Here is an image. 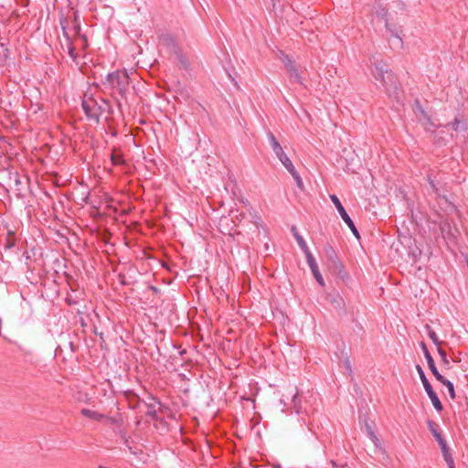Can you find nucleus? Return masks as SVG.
I'll return each mask as SVG.
<instances>
[{"instance_id": "f8f14e48", "label": "nucleus", "mask_w": 468, "mask_h": 468, "mask_svg": "<svg viewBox=\"0 0 468 468\" xmlns=\"http://www.w3.org/2000/svg\"><path fill=\"white\" fill-rule=\"evenodd\" d=\"M305 256H306V261H307V263L311 269V271H314V270H317L318 269V265L315 261V259L314 258V256L312 255V253L310 251L306 252L305 253Z\"/></svg>"}, {"instance_id": "f03ea898", "label": "nucleus", "mask_w": 468, "mask_h": 468, "mask_svg": "<svg viewBox=\"0 0 468 468\" xmlns=\"http://www.w3.org/2000/svg\"><path fill=\"white\" fill-rule=\"evenodd\" d=\"M269 140H270V144H271V149L274 152V154L277 156V158L283 165L285 169L291 174V176L294 179V181H295L296 185L298 186V187L303 189V182L302 180V177L299 175V173L296 171V169H295L292 162L291 161V159L285 154V152H284L283 148L282 147V145L279 144V142L277 141V139L275 138V136L272 133H269Z\"/></svg>"}, {"instance_id": "bb28decb", "label": "nucleus", "mask_w": 468, "mask_h": 468, "mask_svg": "<svg viewBox=\"0 0 468 468\" xmlns=\"http://www.w3.org/2000/svg\"><path fill=\"white\" fill-rule=\"evenodd\" d=\"M280 2L281 0H269V4L271 5L273 9L277 8V5Z\"/></svg>"}, {"instance_id": "473e14b6", "label": "nucleus", "mask_w": 468, "mask_h": 468, "mask_svg": "<svg viewBox=\"0 0 468 468\" xmlns=\"http://www.w3.org/2000/svg\"><path fill=\"white\" fill-rule=\"evenodd\" d=\"M392 34L401 41L399 32H394V33L392 32Z\"/></svg>"}, {"instance_id": "9d476101", "label": "nucleus", "mask_w": 468, "mask_h": 468, "mask_svg": "<svg viewBox=\"0 0 468 468\" xmlns=\"http://www.w3.org/2000/svg\"><path fill=\"white\" fill-rule=\"evenodd\" d=\"M425 328L428 332L429 337L431 339L433 344L436 345V346H441V342L439 340L436 333L431 329V327L429 324H427Z\"/></svg>"}, {"instance_id": "7c9ffc66", "label": "nucleus", "mask_w": 468, "mask_h": 468, "mask_svg": "<svg viewBox=\"0 0 468 468\" xmlns=\"http://www.w3.org/2000/svg\"><path fill=\"white\" fill-rule=\"evenodd\" d=\"M442 456H443V459H444V461H445V462H446L447 460H452V459H453V458H452V454H451V452H450V453L443 454Z\"/></svg>"}, {"instance_id": "2eb2a0df", "label": "nucleus", "mask_w": 468, "mask_h": 468, "mask_svg": "<svg viewBox=\"0 0 468 468\" xmlns=\"http://www.w3.org/2000/svg\"><path fill=\"white\" fill-rule=\"evenodd\" d=\"M7 48L5 47V44L0 42V64L5 61L7 58Z\"/></svg>"}, {"instance_id": "7ed1b4c3", "label": "nucleus", "mask_w": 468, "mask_h": 468, "mask_svg": "<svg viewBox=\"0 0 468 468\" xmlns=\"http://www.w3.org/2000/svg\"><path fill=\"white\" fill-rule=\"evenodd\" d=\"M128 75L124 71H116L108 75L111 85L122 92L128 85Z\"/></svg>"}, {"instance_id": "b1692460", "label": "nucleus", "mask_w": 468, "mask_h": 468, "mask_svg": "<svg viewBox=\"0 0 468 468\" xmlns=\"http://www.w3.org/2000/svg\"><path fill=\"white\" fill-rule=\"evenodd\" d=\"M434 377L436 378V379L438 381H440L442 385H444V383L448 380L446 379L442 375L440 374V372H436V374L434 375Z\"/></svg>"}, {"instance_id": "c756f323", "label": "nucleus", "mask_w": 468, "mask_h": 468, "mask_svg": "<svg viewBox=\"0 0 468 468\" xmlns=\"http://www.w3.org/2000/svg\"><path fill=\"white\" fill-rule=\"evenodd\" d=\"M441 362H442V364H443L445 367H450V360L448 359V357H447V356H446L444 359H441Z\"/></svg>"}, {"instance_id": "cd10ccee", "label": "nucleus", "mask_w": 468, "mask_h": 468, "mask_svg": "<svg viewBox=\"0 0 468 468\" xmlns=\"http://www.w3.org/2000/svg\"><path fill=\"white\" fill-rule=\"evenodd\" d=\"M445 463H446L448 468H455V464H454V460L453 459L447 460Z\"/></svg>"}, {"instance_id": "393cba45", "label": "nucleus", "mask_w": 468, "mask_h": 468, "mask_svg": "<svg viewBox=\"0 0 468 468\" xmlns=\"http://www.w3.org/2000/svg\"><path fill=\"white\" fill-rule=\"evenodd\" d=\"M437 351L441 356V359H444L447 356L446 352L441 347V346H437Z\"/></svg>"}, {"instance_id": "5701e85b", "label": "nucleus", "mask_w": 468, "mask_h": 468, "mask_svg": "<svg viewBox=\"0 0 468 468\" xmlns=\"http://www.w3.org/2000/svg\"><path fill=\"white\" fill-rule=\"evenodd\" d=\"M68 49H69V50H68V52H69V57H70L72 59H76L77 55H76V53H75V48H74V47L72 46V44H71V43H69V46H68Z\"/></svg>"}, {"instance_id": "20e7f679", "label": "nucleus", "mask_w": 468, "mask_h": 468, "mask_svg": "<svg viewBox=\"0 0 468 468\" xmlns=\"http://www.w3.org/2000/svg\"><path fill=\"white\" fill-rule=\"evenodd\" d=\"M82 108L89 119H98L100 114V108L97 102L92 98H90L87 95H85L82 101Z\"/></svg>"}, {"instance_id": "aec40b11", "label": "nucleus", "mask_w": 468, "mask_h": 468, "mask_svg": "<svg viewBox=\"0 0 468 468\" xmlns=\"http://www.w3.org/2000/svg\"><path fill=\"white\" fill-rule=\"evenodd\" d=\"M439 443V446L441 448V453L442 455L443 454H446V453H450V449L449 447L447 446V443L445 441L444 439H440V441H438Z\"/></svg>"}, {"instance_id": "4468645a", "label": "nucleus", "mask_w": 468, "mask_h": 468, "mask_svg": "<svg viewBox=\"0 0 468 468\" xmlns=\"http://www.w3.org/2000/svg\"><path fill=\"white\" fill-rule=\"evenodd\" d=\"M295 239L297 240L298 245L304 251V253L308 252L309 250H308L307 244H306L305 240L303 239V238L298 234H295Z\"/></svg>"}, {"instance_id": "6ab92c4d", "label": "nucleus", "mask_w": 468, "mask_h": 468, "mask_svg": "<svg viewBox=\"0 0 468 468\" xmlns=\"http://www.w3.org/2000/svg\"><path fill=\"white\" fill-rule=\"evenodd\" d=\"M446 387V388L448 389V392H449V395L451 397V399H455V392H454V387H453V384L447 380L444 385Z\"/></svg>"}, {"instance_id": "a211bd4d", "label": "nucleus", "mask_w": 468, "mask_h": 468, "mask_svg": "<svg viewBox=\"0 0 468 468\" xmlns=\"http://www.w3.org/2000/svg\"><path fill=\"white\" fill-rule=\"evenodd\" d=\"M112 162L114 165H120L124 163V160L121 154H112Z\"/></svg>"}, {"instance_id": "6e6552de", "label": "nucleus", "mask_w": 468, "mask_h": 468, "mask_svg": "<svg viewBox=\"0 0 468 468\" xmlns=\"http://www.w3.org/2000/svg\"><path fill=\"white\" fill-rule=\"evenodd\" d=\"M416 369H417V372H418V374L420 376V378L421 380V383H422V385L424 387L425 391L427 392L428 390L432 389L431 385L428 381L422 367L420 365H417Z\"/></svg>"}, {"instance_id": "c85d7f7f", "label": "nucleus", "mask_w": 468, "mask_h": 468, "mask_svg": "<svg viewBox=\"0 0 468 468\" xmlns=\"http://www.w3.org/2000/svg\"><path fill=\"white\" fill-rule=\"evenodd\" d=\"M430 185H431V187L432 188L433 192L435 195H439L438 194V189L434 184V182L432 180L430 179Z\"/></svg>"}, {"instance_id": "412c9836", "label": "nucleus", "mask_w": 468, "mask_h": 468, "mask_svg": "<svg viewBox=\"0 0 468 468\" xmlns=\"http://www.w3.org/2000/svg\"><path fill=\"white\" fill-rule=\"evenodd\" d=\"M312 272H313V275H314V277L315 278L316 282H317L320 285L324 286V279H323V277H322V274H321V273H320V271H319V269L314 270V271H313Z\"/></svg>"}, {"instance_id": "4be33fe9", "label": "nucleus", "mask_w": 468, "mask_h": 468, "mask_svg": "<svg viewBox=\"0 0 468 468\" xmlns=\"http://www.w3.org/2000/svg\"><path fill=\"white\" fill-rule=\"evenodd\" d=\"M346 224L349 227V229H351L352 233L356 237V238H359V234H358V231L353 222L352 219H350V221L348 222H346Z\"/></svg>"}, {"instance_id": "f3484780", "label": "nucleus", "mask_w": 468, "mask_h": 468, "mask_svg": "<svg viewBox=\"0 0 468 468\" xmlns=\"http://www.w3.org/2000/svg\"><path fill=\"white\" fill-rule=\"evenodd\" d=\"M287 69L290 72V76L292 79H293L295 81H299V74L297 73L296 69H294V67L292 66V63H290L289 65H287Z\"/></svg>"}, {"instance_id": "f257e3e1", "label": "nucleus", "mask_w": 468, "mask_h": 468, "mask_svg": "<svg viewBox=\"0 0 468 468\" xmlns=\"http://www.w3.org/2000/svg\"><path fill=\"white\" fill-rule=\"evenodd\" d=\"M371 74L387 93L390 94L397 89V78L384 61H376L371 69Z\"/></svg>"}, {"instance_id": "ddd939ff", "label": "nucleus", "mask_w": 468, "mask_h": 468, "mask_svg": "<svg viewBox=\"0 0 468 468\" xmlns=\"http://www.w3.org/2000/svg\"><path fill=\"white\" fill-rule=\"evenodd\" d=\"M452 129L454 131H464L466 129V125L464 122L455 119L452 123Z\"/></svg>"}, {"instance_id": "39448f33", "label": "nucleus", "mask_w": 468, "mask_h": 468, "mask_svg": "<svg viewBox=\"0 0 468 468\" xmlns=\"http://www.w3.org/2000/svg\"><path fill=\"white\" fill-rule=\"evenodd\" d=\"M330 199L335 206V208L337 209L338 213L340 214V216H341L342 219L345 221V223L350 221L351 218L348 216V214L346 213L343 205L341 204L339 198L335 195H331Z\"/></svg>"}, {"instance_id": "a878e982", "label": "nucleus", "mask_w": 468, "mask_h": 468, "mask_svg": "<svg viewBox=\"0 0 468 468\" xmlns=\"http://www.w3.org/2000/svg\"><path fill=\"white\" fill-rule=\"evenodd\" d=\"M420 346H421V349H422V351H423V354H424L425 358H427V356H428V355H431V354H430V352H429V350H428V348H427V346H426L425 343L421 342V343H420Z\"/></svg>"}, {"instance_id": "2f4dec72", "label": "nucleus", "mask_w": 468, "mask_h": 468, "mask_svg": "<svg viewBox=\"0 0 468 468\" xmlns=\"http://www.w3.org/2000/svg\"><path fill=\"white\" fill-rule=\"evenodd\" d=\"M424 119L427 121V122H430V119L424 116ZM427 130H431V127L428 125V123L424 122L422 123Z\"/></svg>"}, {"instance_id": "dca6fc26", "label": "nucleus", "mask_w": 468, "mask_h": 468, "mask_svg": "<svg viewBox=\"0 0 468 468\" xmlns=\"http://www.w3.org/2000/svg\"><path fill=\"white\" fill-rule=\"evenodd\" d=\"M426 360H427L429 368L431 369V371L432 372L433 375H435L436 372H439L437 367H436V366H435L434 360H433V358H432V356L431 355L427 356Z\"/></svg>"}, {"instance_id": "423d86ee", "label": "nucleus", "mask_w": 468, "mask_h": 468, "mask_svg": "<svg viewBox=\"0 0 468 468\" xmlns=\"http://www.w3.org/2000/svg\"><path fill=\"white\" fill-rule=\"evenodd\" d=\"M81 414L83 416H85L86 418H89V419L94 420H98V421H101L105 418L104 415H102L97 411H94L92 410H89V409L81 410Z\"/></svg>"}, {"instance_id": "9b49d317", "label": "nucleus", "mask_w": 468, "mask_h": 468, "mask_svg": "<svg viewBox=\"0 0 468 468\" xmlns=\"http://www.w3.org/2000/svg\"><path fill=\"white\" fill-rule=\"evenodd\" d=\"M367 434L376 447L380 446V441L377 437L374 431L368 425L367 426Z\"/></svg>"}, {"instance_id": "1a4fd4ad", "label": "nucleus", "mask_w": 468, "mask_h": 468, "mask_svg": "<svg viewBox=\"0 0 468 468\" xmlns=\"http://www.w3.org/2000/svg\"><path fill=\"white\" fill-rule=\"evenodd\" d=\"M428 426H429L430 431L432 433V435L434 436V438L437 441H439L440 439H443L441 437V433L439 432L438 425L435 422L430 421L428 423Z\"/></svg>"}, {"instance_id": "0eeeda50", "label": "nucleus", "mask_w": 468, "mask_h": 468, "mask_svg": "<svg viewBox=\"0 0 468 468\" xmlns=\"http://www.w3.org/2000/svg\"><path fill=\"white\" fill-rule=\"evenodd\" d=\"M427 394H428L433 407L435 408V410L438 411H441L442 405H441L437 394L433 391V389L428 390Z\"/></svg>"}]
</instances>
